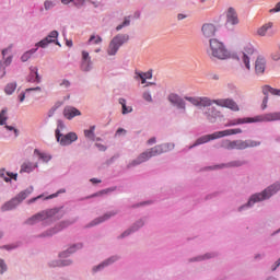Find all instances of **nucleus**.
I'll return each instance as SVG.
<instances>
[{"instance_id": "e433bc0d", "label": "nucleus", "mask_w": 280, "mask_h": 280, "mask_svg": "<svg viewBox=\"0 0 280 280\" xmlns=\"http://www.w3.org/2000/svg\"><path fill=\"white\" fill-rule=\"evenodd\" d=\"M89 43H92V45H100V43H102V37L100 35H92L89 39Z\"/></svg>"}, {"instance_id": "13d9d810", "label": "nucleus", "mask_w": 280, "mask_h": 280, "mask_svg": "<svg viewBox=\"0 0 280 280\" xmlns=\"http://www.w3.org/2000/svg\"><path fill=\"white\" fill-rule=\"evenodd\" d=\"M103 194H108V189L102 190V191H100V192H97V194H95L93 196H102Z\"/></svg>"}, {"instance_id": "774afa93", "label": "nucleus", "mask_w": 280, "mask_h": 280, "mask_svg": "<svg viewBox=\"0 0 280 280\" xmlns=\"http://www.w3.org/2000/svg\"><path fill=\"white\" fill-rule=\"evenodd\" d=\"M58 195H50L49 197L46 198V200H49V198H56Z\"/></svg>"}, {"instance_id": "c756f323", "label": "nucleus", "mask_w": 280, "mask_h": 280, "mask_svg": "<svg viewBox=\"0 0 280 280\" xmlns=\"http://www.w3.org/2000/svg\"><path fill=\"white\" fill-rule=\"evenodd\" d=\"M84 137H86V139L95 141V126H91L90 129L84 130Z\"/></svg>"}, {"instance_id": "f3484780", "label": "nucleus", "mask_w": 280, "mask_h": 280, "mask_svg": "<svg viewBox=\"0 0 280 280\" xmlns=\"http://www.w3.org/2000/svg\"><path fill=\"white\" fill-rule=\"evenodd\" d=\"M205 115H206V119H208L210 124H213L215 122V119L220 117L221 113L215 107H209L206 109Z\"/></svg>"}, {"instance_id": "49530a36", "label": "nucleus", "mask_w": 280, "mask_h": 280, "mask_svg": "<svg viewBox=\"0 0 280 280\" xmlns=\"http://www.w3.org/2000/svg\"><path fill=\"white\" fill-rule=\"evenodd\" d=\"M137 229H139V228H135V226H133L131 230H128V231L124 232V233L121 234V237H128V235H130V233L137 231Z\"/></svg>"}, {"instance_id": "a211bd4d", "label": "nucleus", "mask_w": 280, "mask_h": 280, "mask_svg": "<svg viewBox=\"0 0 280 280\" xmlns=\"http://www.w3.org/2000/svg\"><path fill=\"white\" fill-rule=\"evenodd\" d=\"M43 220H49V212L43 211L33 215L26 221V224H36L37 222H43Z\"/></svg>"}, {"instance_id": "6e6552de", "label": "nucleus", "mask_w": 280, "mask_h": 280, "mask_svg": "<svg viewBox=\"0 0 280 280\" xmlns=\"http://www.w3.org/2000/svg\"><path fill=\"white\" fill-rule=\"evenodd\" d=\"M32 191H34L33 187L21 191L15 198L2 205L1 211L5 212V211H12V209H16V207H19V205H21V202H23V200H25V198H27V196L32 194Z\"/></svg>"}, {"instance_id": "09e8293b", "label": "nucleus", "mask_w": 280, "mask_h": 280, "mask_svg": "<svg viewBox=\"0 0 280 280\" xmlns=\"http://www.w3.org/2000/svg\"><path fill=\"white\" fill-rule=\"evenodd\" d=\"M60 86H65L66 89H69V86H71V82H69V80H63L60 83Z\"/></svg>"}, {"instance_id": "72a5a7b5", "label": "nucleus", "mask_w": 280, "mask_h": 280, "mask_svg": "<svg viewBox=\"0 0 280 280\" xmlns=\"http://www.w3.org/2000/svg\"><path fill=\"white\" fill-rule=\"evenodd\" d=\"M34 167H36V165L33 166L32 163L27 162V163L22 164L20 172L21 173L26 172L27 174H30V172L34 171Z\"/></svg>"}, {"instance_id": "5701e85b", "label": "nucleus", "mask_w": 280, "mask_h": 280, "mask_svg": "<svg viewBox=\"0 0 280 280\" xmlns=\"http://www.w3.org/2000/svg\"><path fill=\"white\" fill-rule=\"evenodd\" d=\"M11 51H12V46L2 50V56H3V60H4L3 69H5V67H10V65H12V55H9V54H11ZM5 56H8V57L5 58Z\"/></svg>"}, {"instance_id": "680f3d73", "label": "nucleus", "mask_w": 280, "mask_h": 280, "mask_svg": "<svg viewBox=\"0 0 280 280\" xmlns=\"http://www.w3.org/2000/svg\"><path fill=\"white\" fill-rule=\"evenodd\" d=\"M91 183H94V185H96L97 183H102V180L97 179V178H92Z\"/></svg>"}, {"instance_id": "39448f33", "label": "nucleus", "mask_w": 280, "mask_h": 280, "mask_svg": "<svg viewBox=\"0 0 280 280\" xmlns=\"http://www.w3.org/2000/svg\"><path fill=\"white\" fill-rule=\"evenodd\" d=\"M233 135H242V129H225L223 131H215L212 135H206L196 140L192 148H196V145H202V143H209V141H213L215 139H222V137H231Z\"/></svg>"}, {"instance_id": "f257e3e1", "label": "nucleus", "mask_w": 280, "mask_h": 280, "mask_svg": "<svg viewBox=\"0 0 280 280\" xmlns=\"http://www.w3.org/2000/svg\"><path fill=\"white\" fill-rule=\"evenodd\" d=\"M207 56L211 60H229V58H231V52L226 49L224 43L215 38H211L207 48Z\"/></svg>"}, {"instance_id": "473e14b6", "label": "nucleus", "mask_w": 280, "mask_h": 280, "mask_svg": "<svg viewBox=\"0 0 280 280\" xmlns=\"http://www.w3.org/2000/svg\"><path fill=\"white\" fill-rule=\"evenodd\" d=\"M186 102L192 104V106H198L200 103V96H185Z\"/></svg>"}, {"instance_id": "9d476101", "label": "nucleus", "mask_w": 280, "mask_h": 280, "mask_svg": "<svg viewBox=\"0 0 280 280\" xmlns=\"http://www.w3.org/2000/svg\"><path fill=\"white\" fill-rule=\"evenodd\" d=\"M55 135L60 145H71L73 141H78V135L75 132H69L67 135H62L60 133V129H56Z\"/></svg>"}, {"instance_id": "2eb2a0df", "label": "nucleus", "mask_w": 280, "mask_h": 280, "mask_svg": "<svg viewBox=\"0 0 280 280\" xmlns=\"http://www.w3.org/2000/svg\"><path fill=\"white\" fill-rule=\"evenodd\" d=\"M56 38H58V31H52L50 34L42 39L36 47L45 48L49 45V43H56Z\"/></svg>"}, {"instance_id": "7c9ffc66", "label": "nucleus", "mask_w": 280, "mask_h": 280, "mask_svg": "<svg viewBox=\"0 0 280 280\" xmlns=\"http://www.w3.org/2000/svg\"><path fill=\"white\" fill-rule=\"evenodd\" d=\"M37 49L38 48H34V49H31V50L24 52L21 57L22 62H27L32 58V55L36 54Z\"/></svg>"}, {"instance_id": "69168bd1", "label": "nucleus", "mask_w": 280, "mask_h": 280, "mask_svg": "<svg viewBox=\"0 0 280 280\" xmlns=\"http://www.w3.org/2000/svg\"><path fill=\"white\" fill-rule=\"evenodd\" d=\"M67 46H68V47H73V42H72V40H68V42H67Z\"/></svg>"}, {"instance_id": "bb28decb", "label": "nucleus", "mask_w": 280, "mask_h": 280, "mask_svg": "<svg viewBox=\"0 0 280 280\" xmlns=\"http://www.w3.org/2000/svg\"><path fill=\"white\" fill-rule=\"evenodd\" d=\"M34 154H36V156H38L42 161H44V163H49V161H51V155L47 153H43L38 151V149L34 150Z\"/></svg>"}, {"instance_id": "ea45409f", "label": "nucleus", "mask_w": 280, "mask_h": 280, "mask_svg": "<svg viewBox=\"0 0 280 280\" xmlns=\"http://www.w3.org/2000/svg\"><path fill=\"white\" fill-rule=\"evenodd\" d=\"M65 226H68L67 222H62V223L60 224V226H59L57 230H55V231L49 232L48 234H46V237H49V236H51V235L58 233V231H62V229H65Z\"/></svg>"}, {"instance_id": "5fc2aeb1", "label": "nucleus", "mask_w": 280, "mask_h": 280, "mask_svg": "<svg viewBox=\"0 0 280 280\" xmlns=\"http://www.w3.org/2000/svg\"><path fill=\"white\" fill-rule=\"evenodd\" d=\"M270 12H280V2H278L276 7L270 10Z\"/></svg>"}, {"instance_id": "bf43d9fd", "label": "nucleus", "mask_w": 280, "mask_h": 280, "mask_svg": "<svg viewBox=\"0 0 280 280\" xmlns=\"http://www.w3.org/2000/svg\"><path fill=\"white\" fill-rule=\"evenodd\" d=\"M73 0H61V3H63L65 5H69V3H71Z\"/></svg>"}, {"instance_id": "20e7f679", "label": "nucleus", "mask_w": 280, "mask_h": 280, "mask_svg": "<svg viewBox=\"0 0 280 280\" xmlns=\"http://www.w3.org/2000/svg\"><path fill=\"white\" fill-rule=\"evenodd\" d=\"M165 152V149L163 145H155L144 152H142L140 155L137 156L136 160L131 161L127 165V170H130V167H137V165H141V163H145L147 161H150L152 156H159V154H163Z\"/></svg>"}, {"instance_id": "423d86ee", "label": "nucleus", "mask_w": 280, "mask_h": 280, "mask_svg": "<svg viewBox=\"0 0 280 280\" xmlns=\"http://www.w3.org/2000/svg\"><path fill=\"white\" fill-rule=\"evenodd\" d=\"M257 145H261V142L255 140H225L222 148H225V150H246L257 148Z\"/></svg>"}, {"instance_id": "58836bf2", "label": "nucleus", "mask_w": 280, "mask_h": 280, "mask_svg": "<svg viewBox=\"0 0 280 280\" xmlns=\"http://www.w3.org/2000/svg\"><path fill=\"white\" fill-rule=\"evenodd\" d=\"M128 25H130V18H125L122 24H119L116 27V31L119 32L120 30H124V27H128Z\"/></svg>"}, {"instance_id": "c9c22d12", "label": "nucleus", "mask_w": 280, "mask_h": 280, "mask_svg": "<svg viewBox=\"0 0 280 280\" xmlns=\"http://www.w3.org/2000/svg\"><path fill=\"white\" fill-rule=\"evenodd\" d=\"M167 100L168 102H171V104L176 105L180 101V97L178 96V94L172 93L168 95Z\"/></svg>"}, {"instance_id": "a18cd8bd", "label": "nucleus", "mask_w": 280, "mask_h": 280, "mask_svg": "<svg viewBox=\"0 0 280 280\" xmlns=\"http://www.w3.org/2000/svg\"><path fill=\"white\" fill-rule=\"evenodd\" d=\"M44 8L45 10H51V8H54V2L47 0L44 2Z\"/></svg>"}, {"instance_id": "cd10ccee", "label": "nucleus", "mask_w": 280, "mask_h": 280, "mask_svg": "<svg viewBox=\"0 0 280 280\" xmlns=\"http://www.w3.org/2000/svg\"><path fill=\"white\" fill-rule=\"evenodd\" d=\"M77 248H82V244H77L71 246L69 249H67L66 252H62L60 254V257H69V255H71L72 253H75Z\"/></svg>"}, {"instance_id": "0eeeda50", "label": "nucleus", "mask_w": 280, "mask_h": 280, "mask_svg": "<svg viewBox=\"0 0 280 280\" xmlns=\"http://www.w3.org/2000/svg\"><path fill=\"white\" fill-rule=\"evenodd\" d=\"M279 189H280V184H273L269 186L267 189H265L262 192L253 195L249 201L247 202V207H253L255 202H261V200H268V198H270L271 196H275V194H277Z\"/></svg>"}, {"instance_id": "4d7b16f0", "label": "nucleus", "mask_w": 280, "mask_h": 280, "mask_svg": "<svg viewBox=\"0 0 280 280\" xmlns=\"http://www.w3.org/2000/svg\"><path fill=\"white\" fill-rule=\"evenodd\" d=\"M40 198H43V195H39V196H37V197H35V198H32L31 200H28V202H36L37 200H40Z\"/></svg>"}, {"instance_id": "864d4df0", "label": "nucleus", "mask_w": 280, "mask_h": 280, "mask_svg": "<svg viewBox=\"0 0 280 280\" xmlns=\"http://www.w3.org/2000/svg\"><path fill=\"white\" fill-rule=\"evenodd\" d=\"M147 143L148 145H154V143H156V138L155 137L150 138Z\"/></svg>"}, {"instance_id": "79ce46f5", "label": "nucleus", "mask_w": 280, "mask_h": 280, "mask_svg": "<svg viewBox=\"0 0 280 280\" xmlns=\"http://www.w3.org/2000/svg\"><path fill=\"white\" fill-rule=\"evenodd\" d=\"M142 97L145 102L152 103V94L150 92H143Z\"/></svg>"}, {"instance_id": "37998d69", "label": "nucleus", "mask_w": 280, "mask_h": 280, "mask_svg": "<svg viewBox=\"0 0 280 280\" xmlns=\"http://www.w3.org/2000/svg\"><path fill=\"white\" fill-rule=\"evenodd\" d=\"M175 106H177V108H180L182 110H185L186 108L185 101L183 98H179V101L175 104Z\"/></svg>"}, {"instance_id": "7ed1b4c3", "label": "nucleus", "mask_w": 280, "mask_h": 280, "mask_svg": "<svg viewBox=\"0 0 280 280\" xmlns=\"http://www.w3.org/2000/svg\"><path fill=\"white\" fill-rule=\"evenodd\" d=\"M280 113H269L260 116H256L254 118H238L234 120H230L226 126H240L242 124H255L257 121H279Z\"/></svg>"}, {"instance_id": "e2e57ef3", "label": "nucleus", "mask_w": 280, "mask_h": 280, "mask_svg": "<svg viewBox=\"0 0 280 280\" xmlns=\"http://www.w3.org/2000/svg\"><path fill=\"white\" fill-rule=\"evenodd\" d=\"M119 104L124 107L126 106V101L124 98H119Z\"/></svg>"}, {"instance_id": "8fccbe9b", "label": "nucleus", "mask_w": 280, "mask_h": 280, "mask_svg": "<svg viewBox=\"0 0 280 280\" xmlns=\"http://www.w3.org/2000/svg\"><path fill=\"white\" fill-rule=\"evenodd\" d=\"M32 91H38V92H40L42 89H40V86L30 88V89H26V90H25V93H32Z\"/></svg>"}, {"instance_id": "4be33fe9", "label": "nucleus", "mask_w": 280, "mask_h": 280, "mask_svg": "<svg viewBox=\"0 0 280 280\" xmlns=\"http://www.w3.org/2000/svg\"><path fill=\"white\" fill-rule=\"evenodd\" d=\"M135 80H141V84H145L147 80H152V70L147 72L136 71Z\"/></svg>"}, {"instance_id": "f8f14e48", "label": "nucleus", "mask_w": 280, "mask_h": 280, "mask_svg": "<svg viewBox=\"0 0 280 280\" xmlns=\"http://www.w3.org/2000/svg\"><path fill=\"white\" fill-rule=\"evenodd\" d=\"M262 93L265 95V97L262 100V103H261V109L262 110H266V108H268V93H270L271 95H277L278 97H280V90L271 88L269 85L262 86Z\"/></svg>"}, {"instance_id": "2f4dec72", "label": "nucleus", "mask_w": 280, "mask_h": 280, "mask_svg": "<svg viewBox=\"0 0 280 280\" xmlns=\"http://www.w3.org/2000/svg\"><path fill=\"white\" fill-rule=\"evenodd\" d=\"M14 91H16V82L8 83L4 88V93H7V95H12Z\"/></svg>"}, {"instance_id": "c03bdc74", "label": "nucleus", "mask_w": 280, "mask_h": 280, "mask_svg": "<svg viewBox=\"0 0 280 280\" xmlns=\"http://www.w3.org/2000/svg\"><path fill=\"white\" fill-rule=\"evenodd\" d=\"M8 270V267L5 266V262L3 259H0V272L3 275Z\"/></svg>"}, {"instance_id": "9b49d317", "label": "nucleus", "mask_w": 280, "mask_h": 280, "mask_svg": "<svg viewBox=\"0 0 280 280\" xmlns=\"http://www.w3.org/2000/svg\"><path fill=\"white\" fill-rule=\"evenodd\" d=\"M255 56V48L253 45H247L241 54L242 62L245 65L246 70L250 71V59Z\"/></svg>"}, {"instance_id": "3c124183", "label": "nucleus", "mask_w": 280, "mask_h": 280, "mask_svg": "<svg viewBox=\"0 0 280 280\" xmlns=\"http://www.w3.org/2000/svg\"><path fill=\"white\" fill-rule=\"evenodd\" d=\"M5 128H7V130H13L14 131V133H15V137H19V130L18 129H15L14 127H12V126H5Z\"/></svg>"}, {"instance_id": "412c9836", "label": "nucleus", "mask_w": 280, "mask_h": 280, "mask_svg": "<svg viewBox=\"0 0 280 280\" xmlns=\"http://www.w3.org/2000/svg\"><path fill=\"white\" fill-rule=\"evenodd\" d=\"M226 22L230 23V25H237V23H240V19H237V12H235V9L230 8L228 10Z\"/></svg>"}, {"instance_id": "a878e982", "label": "nucleus", "mask_w": 280, "mask_h": 280, "mask_svg": "<svg viewBox=\"0 0 280 280\" xmlns=\"http://www.w3.org/2000/svg\"><path fill=\"white\" fill-rule=\"evenodd\" d=\"M113 215H117V212L105 213L103 217L93 221V226H95V224H102V222H106V220H109V218H113Z\"/></svg>"}, {"instance_id": "338daca9", "label": "nucleus", "mask_w": 280, "mask_h": 280, "mask_svg": "<svg viewBox=\"0 0 280 280\" xmlns=\"http://www.w3.org/2000/svg\"><path fill=\"white\" fill-rule=\"evenodd\" d=\"M156 83H154V82H148L147 84H145V86H154Z\"/></svg>"}, {"instance_id": "0e129e2a", "label": "nucleus", "mask_w": 280, "mask_h": 280, "mask_svg": "<svg viewBox=\"0 0 280 280\" xmlns=\"http://www.w3.org/2000/svg\"><path fill=\"white\" fill-rule=\"evenodd\" d=\"M178 21H183V19H186L185 14H178L177 15Z\"/></svg>"}, {"instance_id": "603ef678", "label": "nucleus", "mask_w": 280, "mask_h": 280, "mask_svg": "<svg viewBox=\"0 0 280 280\" xmlns=\"http://www.w3.org/2000/svg\"><path fill=\"white\" fill-rule=\"evenodd\" d=\"M96 148H98L101 152H106V145L104 144L96 143Z\"/></svg>"}, {"instance_id": "b1692460", "label": "nucleus", "mask_w": 280, "mask_h": 280, "mask_svg": "<svg viewBox=\"0 0 280 280\" xmlns=\"http://www.w3.org/2000/svg\"><path fill=\"white\" fill-rule=\"evenodd\" d=\"M270 32H272V22H268L257 30L258 36H268Z\"/></svg>"}, {"instance_id": "052dcab7", "label": "nucleus", "mask_w": 280, "mask_h": 280, "mask_svg": "<svg viewBox=\"0 0 280 280\" xmlns=\"http://www.w3.org/2000/svg\"><path fill=\"white\" fill-rule=\"evenodd\" d=\"M121 132H125V133H126V129L119 128V129H117V131H116L117 135H120Z\"/></svg>"}, {"instance_id": "ddd939ff", "label": "nucleus", "mask_w": 280, "mask_h": 280, "mask_svg": "<svg viewBox=\"0 0 280 280\" xmlns=\"http://www.w3.org/2000/svg\"><path fill=\"white\" fill-rule=\"evenodd\" d=\"M201 32L205 38H213L217 32L215 25H213L212 23H206L202 25Z\"/></svg>"}, {"instance_id": "a19ab883", "label": "nucleus", "mask_w": 280, "mask_h": 280, "mask_svg": "<svg viewBox=\"0 0 280 280\" xmlns=\"http://www.w3.org/2000/svg\"><path fill=\"white\" fill-rule=\"evenodd\" d=\"M246 162L245 161H234L229 164L230 167H242Z\"/></svg>"}, {"instance_id": "1a4fd4ad", "label": "nucleus", "mask_w": 280, "mask_h": 280, "mask_svg": "<svg viewBox=\"0 0 280 280\" xmlns=\"http://www.w3.org/2000/svg\"><path fill=\"white\" fill-rule=\"evenodd\" d=\"M130 40V36L128 34H118L116 35L109 43L107 48L108 56H115L117 51H119V47L124 45V43H128Z\"/></svg>"}, {"instance_id": "dca6fc26", "label": "nucleus", "mask_w": 280, "mask_h": 280, "mask_svg": "<svg viewBox=\"0 0 280 280\" xmlns=\"http://www.w3.org/2000/svg\"><path fill=\"white\" fill-rule=\"evenodd\" d=\"M93 67V61H91V56H89L88 51H82V61H81V69L83 71H91Z\"/></svg>"}, {"instance_id": "4468645a", "label": "nucleus", "mask_w": 280, "mask_h": 280, "mask_svg": "<svg viewBox=\"0 0 280 280\" xmlns=\"http://www.w3.org/2000/svg\"><path fill=\"white\" fill-rule=\"evenodd\" d=\"M266 71V58L259 56L255 61V73L256 75H264Z\"/></svg>"}, {"instance_id": "f704fd0d", "label": "nucleus", "mask_w": 280, "mask_h": 280, "mask_svg": "<svg viewBox=\"0 0 280 280\" xmlns=\"http://www.w3.org/2000/svg\"><path fill=\"white\" fill-rule=\"evenodd\" d=\"M8 109H2L0 112V126H5V122L8 121Z\"/></svg>"}, {"instance_id": "6e6d98bb", "label": "nucleus", "mask_w": 280, "mask_h": 280, "mask_svg": "<svg viewBox=\"0 0 280 280\" xmlns=\"http://www.w3.org/2000/svg\"><path fill=\"white\" fill-rule=\"evenodd\" d=\"M19 100L21 103L25 102V92H22L20 95H19Z\"/></svg>"}, {"instance_id": "6ab92c4d", "label": "nucleus", "mask_w": 280, "mask_h": 280, "mask_svg": "<svg viewBox=\"0 0 280 280\" xmlns=\"http://www.w3.org/2000/svg\"><path fill=\"white\" fill-rule=\"evenodd\" d=\"M27 82L40 84V75L38 74V68L31 67L30 68V74L26 78Z\"/></svg>"}, {"instance_id": "de8ad7c7", "label": "nucleus", "mask_w": 280, "mask_h": 280, "mask_svg": "<svg viewBox=\"0 0 280 280\" xmlns=\"http://www.w3.org/2000/svg\"><path fill=\"white\" fill-rule=\"evenodd\" d=\"M128 113H132L131 107H127L126 105L122 106V115H128Z\"/></svg>"}, {"instance_id": "393cba45", "label": "nucleus", "mask_w": 280, "mask_h": 280, "mask_svg": "<svg viewBox=\"0 0 280 280\" xmlns=\"http://www.w3.org/2000/svg\"><path fill=\"white\" fill-rule=\"evenodd\" d=\"M19 174L5 172V170H0V178H3L5 183H10L12 179L16 180Z\"/></svg>"}, {"instance_id": "f03ea898", "label": "nucleus", "mask_w": 280, "mask_h": 280, "mask_svg": "<svg viewBox=\"0 0 280 280\" xmlns=\"http://www.w3.org/2000/svg\"><path fill=\"white\" fill-rule=\"evenodd\" d=\"M212 104H215L217 106H221V108H229L234 113L240 112V105H237V103L233 101V98L211 100L207 96L199 97V107L207 108V106H211Z\"/></svg>"}, {"instance_id": "aec40b11", "label": "nucleus", "mask_w": 280, "mask_h": 280, "mask_svg": "<svg viewBox=\"0 0 280 280\" xmlns=\"http://www.w3.org/2000/svg\"><path fill=\"white\" fill-rule=\"evenodd\" d=\"M80 115H82V113L75 107L68 106L63 109V117H66V119H73V117H80Z\"/></svg>"}, {"instance_id": "4c0bfd02", "label": "nucleus", "mask_w": 280, "mask_h": 280, "mask_svg": "<svg viewBox=\"0 0 280 280\" xmlns=\"http://www.w3.org/2000/svg\"><path fill=\"white\" fill-rule=\"evenodd\" d=\"M71 260H63V261H55L52 262L51 267L56 268V267H62V266H70Z\"/></svg>"}, {"instance_id": "c85d7f7f", "label": "nucleus", "mask_w": 280, "mask_h": 280, "mask_svg": "<svg viewBox=\"0 0 280 280\" xmlns=\"http://www.w3.org/2000/svg\"><path fill=\"white\" fill-rule=\"evenodd\" d=\"M114 261H117V257H112V258L107 259L106 261L102 262L101 265L94 267L93 271L97 272V270H102V268H104V266H108V264H113Z\"/></svg>"}]
</instances>
